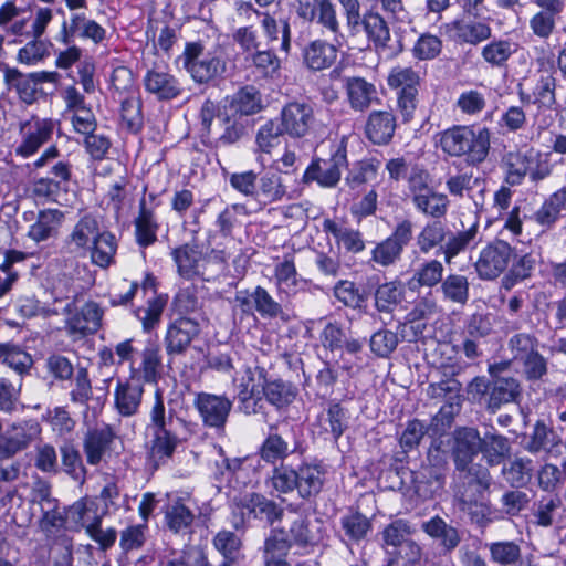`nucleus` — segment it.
Listing matches in <instances>:
<instances>
[{"instance_id": "20", "label": "nucleus", "mask_w": 566, "mask_h": 566, "mask_svg": "<svg viewBox=\"0 0 566 566\" xmlns=\"http://www.w3.org/2000/svg\"><path fill=\"white\" fill-rule=\"evenodd\" d=\"M145 90L158 99H172L181 93V85L165 66L148 70L143 78Z\"/></svg>"}, {"instance_id": "51", "label": "nucleus", "mask_w": 566, "mask_h": 566, "mask_svg": "<svg viewBox=\"0 0 566 566\" xmlns=\"http://www.w3.org/2000/svg\"><path fill=\"white\" fill-rule=\"evenodd\" d=\"M412 202L418 211L432 218H441L447 212L449 200L446 195L430 190L416 196Z\"/></svg>"}, {"instance_id": "27", "label": "nucleus", "mask_w": 566, "mask_h": 566, "mask_svg": "<svg viewBox=\"0 0 566 566\" xmlns=\"http://www.w3.org/2000/svg\"><path fill=\"white\" fill-rule=\"evenodd\" d=\"M102 317L103 310L99 305L95 302H87L67 319V332L77 337L93 334L101 327Z\"/></svg>"}, {"instance_id": "14", "label": "nucleus", "mask_w": 566, "mask_h": 566, "mask_svg": "<svg viewBox=\"0 0 566 566\" xmlns=\"http://www.w3.org/2000/svg\"><path fill=\"white\" fill-rule=\"evenodd\" d=\"M315 122L313 107L304 102H291L281 111V128L291 137H304Z\"/></svg>"}, {"instance_id": "44", "label": "nucleus", "mask_w": 566, "mask_h": 566, "mask_svg": "<svg viewBox=\"0 0 566 566\" xmlns=\"http://www.w3.org/2000/svg\"><path fill=\"white\" fill-rule=\"evenodd\" d=\"M365 31L376 49L386 48L390 40L389 28L384 18L377 12H366L360 20V32Z\"/></svg>"}, {"instance_id": "49", "label": "nucleus", "mask_w": 566, "mask_h": 566, "mask_svg": "<svg viewBox=\"0 0 566 566\" xmlns=\"http://www.w3.org/2000/svg\"><path fill=\"white\" fill-rule=\"evenodd\" d=\"M0 358L20 376L28 374L33 365L31 355L20 346L13 344L0 345Z\"/></svg>"}, {"instance_id": "32", "label": "nucleus", "mask_w": 566, "mask_h": 566, "mask_svg": "<svg viewBox=\"0 0 566 566\" xmlns=\"http://www.w3.org/2000/svg\"><path fill=\"white\" fill-rule=\"evenodd\" d=\"M64 218L57 209H44L38 213L36 220L28 230V238L39 243L55 237Z\"/></svg>"}, {"instance_id": "24", "label": "nucleus", "mask_w": 566, "mask_h": 566, "mask_svg": "<svg viewBox=\"0 0 566 566\" xmlns=\"http://www.w3.org/2000/svg\"><path fill=\"white\" fill-rule=\"evenodd\" d=\"M171 256L177 265L180 276L190 280L195 276H203L208 264L207 256L195 245L184 244L171 251Z\"/></svg>"}, {"instance_id": "23", "label": "nucleus", "mask_w": 566, "mask_h": 566, "mask_svg": "<svg viewBox=\"0 0 566 566\" xmlns=\"http://www.w3.org/2000/svg\"><path fill=\"white\" fill-rule=\"evenodd\" d=\"M274 284L281 301L291 298L303 289V280L298 276L292 255H285L274 265Z\"/></svg>"}, {"instance_id": "61", "label": "nucleus", "mask_w": 566, "mask_h": 566, "mask_svg": "<svg viewBox=\"0 0 566 566\" xmlns=\"http://www.w3.org/2000/svg\"><path fill=\"white\" fill-rule=\"evenodd\" d=\"M486 106L485 95L478 90H467L460 93L455 107L464 115L480 114Z\"/></svg>"}, {"instance_id": "9", "label": "nucleus", "mask_w": 566, "mask_h": 566, "mask_svg": "<svg viewBox=\"0 0 566 566\" xmlns=\"http://www.w3.org/2000/svg\"><path fill=\"white\" fill-rule=\"evenodd\" d=\"M348 137L342 136L329 159L313 161L304 174V180L316 181L321 187L333 188L340 180L342 171L347 167Z\"/></svg>"}, {"instance_id": "53", "label": "nucleus", "mask_w": 566, "mask_h": 566, "mask_svg": "<svg viewBox=\"0 0 566 566\" xmlns=\"http://www.w3.org/2000/svg\"><path fill=\"white\" fill-rule=\"evenodd\" d=\"M533 470L532 460L527 458L516 457L514 460L510 462L509 465H505L502 470L504 479L512 486H523L531 479V472Z\"/></svg>"}, {"instance_id": "48", "label": "nucleus", "mask_w": 566, "mask_h": 566, "mask_svg": "<svg viewBox=\"0 0 566 566\" xmlns=\"http://www.w3.org/2000/svg\"><path fill=\"white\" fill-rule=\"evenodd\" d=\"M469 280L462 274H449L442 281L440 291L446 301L464 305L469 300Z\"/></svg>"}, {"instance_id": "46", "label": "nucleus", "mask_w": 566, "mask_h": 566, "mask_svg": "<svg viewBox=\"0 0 566 566\" xmlns=\"http://www.w3.org/2000/svg\"><path fill=\"white\" fill-rule=\"evenodd\" d=\"M158 223L155 213L140 205L138 217L135 220V234L137 243L146 248L157 240Z\"/></svg>"}, {"instance_id": "28", "label": "nucleus", "mask_w": 566, "mask_h": 566, "mask_svg": "<svg viewBox=\"0 0 566 566\" xmlns=\"http://www.w3.org/2000/svg\"><path fill=\"white\" fill-rule=\"evenodd\" d=\"M261 108L262 101L258 90L254 86H245L226 102L222 111L226 112L227 118L229 116L243 118L259 113Z\"/></svg>"}, {"instance_id": "12", "label": "nucleus", "mask_w": 566, "mask_h": 566, "mask_svg": "<svg viewBox=\"0 0 566 566\" xmlns=\"http://www.w3.org/2000/svg\"><path fill=\"white\" fill-rule=\"evenodd\" d=\"M413 235V224L410 220L399 222L392 233L379 242L371 251V261L381 266L396 264L402 255L405 248Z\"/></svg>"}, {"instance_id": "55", "label": "nucleus", "mask_w": 566, "mask_h": 566, "mask_svg": "<svg viewBox=\"0 0 566 566\" xmlns=\"http://www.w3.org/2000/svg\"><path fill=\"white\" fill-rule=\"evenodd\" d=\"M412 55L420 61H430L440 55L442 51V40L429 32L420 34L412 46Z\"/></svg>"}, {"instance_id": "38", "label": "nucleus", "mask_w": 566, "mask_h": 566, "mask_svg": "<svg viewBox=\"0 0 566 566\" xmlns=\"http://www.w3.org/2000/svg\"><path fill=\"white\" fill-rule=\"evenodd\" d=\"M478 233L479 221L475 220L468 229L451 234L442 247L446 263L451 264L458 254L474 247L479 242Z\"/></svg>"}, {"instance_id": "33", "label": "nucleus", "mask_w": 566, "mask_h": 566, "mask_svg": "<svg viewBox=\"0 0 566 566\" xmlns=\"http://www.w3.org/2000/svg\"><path fill=\"white\" fill-rule=\"evenodd\" d=\"M396 129V118L390 112L376 111L369 114L366 135L376 145L390 142Z\"/></svg>"}, {"instance_id": "17", "label": "nucleus", "mask_w": 566, "mask_h": 566, "mask_svg": "<svg viewBox=\"0 0 566 566\" xmlns=\"http://www.w3.org/2000/svg\"><path fill=\"white\" fill-rule=\"evenodd\" d=\"M265 381L261 371L247 369L242 375L238 385V398L244 413H256L261 409Z\"/></svg>"}, {"instance_id": "19", "label": "nucleus", "mask_w": 566, "mask_h": 566, "mask_svg": "<svg viewBox=\"0 0 566 566\" xmlns=\"http://www.w3.org/2000/svg\"><path fill=\"white\" fill-rule=\"evenodd\" d=\"M40 433L36 422L24 421L12 424L2 434H0V453L11 457L17 452L25 449Z\"/></svg>"}, {"instance_id": "59", "label": "nucleus", "mask_w": 566, "mask_h": 566, "mask_svg": "<svg viewBox=\"0 0 566 566\" xmlns=\"http://www.w3.org/2000/svg\"><path fill=\"white\" fill-rule=\"evenodd\" d=\"M165 306L166 298L156 296L147 302L146 307L136 311V316L142 322L144 332L148 333L159 324Z\"/></svg>"}, {"instance_id": "56", "label": "nucleus", "mask_w": 566, "mask_h": 566, "mask_svg": "<svg viewBox=\"0 0 566 566\" xmlns=\"http://www.w3.org/2000/svg\"><path fill=\"white\" fill-rule=\"evenodd\" d=\"M460 391L461 384L454 378H448L439 382L430 384L427 389L429 397L446 399L450 403V407H453V405L457 407L460 406Z\"/></svg>"}, {"instance_id": "6", "label": "nucleus", "mask_w": 566, "mask_h": 566, "mask_svg": "<svg viewBox=\"0 0 566 566\" xmlns=\"http://www.w3.org/2000/svg\"><path fill=\"white\" fill-rule=\"evenodd\" d=\"M181 59L186 71L199 84L210 83L226 71V61L221 53L207 50L197 42L186 45Z\"/></svg>"}, {"instance_id": "52", "label": "nucleus", "mask_w": 566, "mask_h": 566, "mask_svg": "<svg viewBox=\"0 0 566 566\" xmlns=\"http://www.w3.org/2000/svg\"><path fill=\"white\" fill-rule=\"evenodd\" d=\"M263 396L271 405L282 408L294 400L296 389L282 380L265 381Z\"/></svg>"}, {"instance_id": "41", "label": "nucleus", "mask_w": 566, "mask_h": 566, "mask_svg": "<svg viewBox=\"0 0 566 566\" xmlns=\"http://www.w3.org/2000/svg\"><path fill=\"white\" fill-rule=\"evenodd\" d=\"M114 432L111 427L105 426L90 431L84 441V451L90 464H97L112 442Z\"/></svg>"}, {"instance_id": "21", "label": "nucleus", "mask_w": 566, "mask_h": 566, "mask_svg": "<svg viewBox=\"0 0 566 566\" xmlns=\"http://www.w3.org/2000/svg\"><path fill=\"white\" fill-rule=\"evenodd\" d=\"M291 541L306 552L314 551L315 547L324 545L326 530L318 518L304 520L297 518L290 528Z\"/></svg>"}, {"instance_id": "30", "label": "nucleus", "mask_w": 566, "mask_h": 566, "mask_svg": "<svg viewBox=\"0 0 566 566\" xmlns=\"http://www.w3.org/2000/svg\"><path fill=\"white\" fill-rule=\"evenodd\" d=\"M289 198L287 187L277 172H265L258 179L254 200L265 207Z\"/></svg>"}, {"instance_id": "29", "label": "nucleus", "mask_w": 566, "mask_h": 566, "mask_svg": "<svg viewBox=\"0 0 566 566\" xmlns=\"http://www.w3.org/2000/svg\"><path fill=\"white\" fill-rule=\"evenodd\" d=\"M556 81L552 75L542 74L536 81L532 94L518 91L520 101L524 105L535 104L539 109H552L556 103Z\"/></svg>"}, {"instance_id": "43", "label": "nucleus", "mask_w": 566, "mask_h": 566, "mask_svg": "<svg viewBox=\"0 0 566 566\" xmlns=\"http://www.w3.org/2000/svg\"><path fill=\"white\" fill-rule=\"evenodd\" d=\"M324 230L332 234L336 242L348 252L358 253L365 249V242L358 230H354L333 220L324 221Z\"/></svg>"}, {"instance_id": "7", "label": "nucleus", "mask_w": 566, "mask_h": 566, "mask_svg": "<svg viewBox=\"0 0 566 566\" xmlns=\"http://www.w3.org/2000/svg\"><path fill=\"white\" fill-rule=\"evenodd\" d=\"M69 18L63 19L60 31L56 34V41L63 45H69L75 39L91 41L98 45L106 39V30L97 21L91 19L87 9H67Z\"/></svg>"}, {"instance_id": "13", "label": "nucleus", "mask_w": 566, "mask_h": 566, "mask_svg": "<svg viewBox=\"0 0 566 566\" xmlns=\"http://www.w3.org/2000/svg\"><path fill=\"white\" fill-rule=\"evenodd\" d=\"M53 132L54 122L49 118L33 116L21 123V142L15 148L17 155H20L23 158L34 155L41 146L52 138Z\"/></svg>"}, {"instance_id": "63", "label": "nucleus", "mask_w": 566, "mask_h": 566, "mask_svg": "<svg viewBox=\"0 0 566 566\" xmlns=\"http://www.w3.org/2000/svg\"><path fill=\"white\" fill-rule=\"evenodd\" d=\"M289 454L287 442L277 433L271 432L261 447V457L270 463H275Z\"/></svg>"}, {"instance_id": "34", "label": "nucleus", "mask_w": 566, "mask_h": 566, "mask_svg": "<svg viewBox=\"0 0 566 566\" xmlns=\"http://www.w3.org/2000/svg\"><path fill=\"white\" fill-rule=\"evenodd\" d=\"M66 511V531H80L85 528L86 533L91 526L101 524L102 517L93 507L92 503L81 499L71 505Z\"/></svg>"}, {"instance_id": "15", "label": "nucleus", "mask_w": 566, "mask_h": 566, "mask_svg": "<svg viewBox=\"0 0 566 566\" xmlns=\"http://www.w3.org/2000/svg\"><path fill=\"white\" fill-rule=\"evenodd\" d=\"M199 324L191 318L180 317L171 322L167 327L164 339L167 355H182L199 335Z\"/></svg>"}, {"instance_id": "1", "label": "nucleus", "mask_w": 566, "mask_h": 566, "mask_svg": "<svg viewBox=\"0 0 566 566\" xmlns=\"http://www.w3.org/2000/svg\"><path fill=\"white\" fill-rule=\"evenodd\" d=\"M66 247L77 256L90 253L92 262L101 268L111 265L117 249L115 237L102 230L97 219L91 214L76 222L66 239Z\"/></svg>"}, {"instance_id": "31", "label": "nucleus", "mask_w": 566, "mask_h": 566, "mask_svg": "<svg viewBox=\"0 0 566 566\" xmlns=\"http://www.w3.org/2000/svg\"><path fill=\"white\" fill-rule=\"evenodd\" d=\"M345 88L348 103L356 112L366 111L377 99L376 86L363 77H347Z\"/></svg>"}, {"instance_id": "35", "label": "nucleus", "mask_w": 566, "mask_h": 566, "mask_svg": "<svg viewBox=\"0 0 566 566\" xmlns=\"http://www.w3.org/2000/svg\"><path fill=\"white\" fill-rule=\"evenodd\" d=\"M336 43L331 44L323 40L311 42L304 50L303 57L308 69L321 71L329 67L337 57Z\"/></svg>"}, {"instance_id": "3", "label": "nucleus", "mask_w": 566, "mask_h": 566, "mask_svg": "<svg viewBox=\"0 0 566 566\" xmlns=\"http://www.w3.org/2000/svg\"><path fill=\"white\" fill-rule=\"evenodd\" d=\"M452 457L458 471L465 473L469 483L478 485L476 492L483 493L489 490L490 474L478 464L474 459L482 450V438L474 428H458L452 433Z\"/></svg>"}, {"instance_id": "64", "label": "nucleus", "mask_w": 566, "mask_h": 566, "mask_svg": "<svg viewBox=\"0 0 566 566\" xmlns=\"http://www.w3.org/2000/svg\"><path fill=\"white\" fill-rule=\"evenodd\" d=\"M342 525L346 535L353 541H360L371 530L370 521L363 514L355 512L342 518Z\"/></svg>"}, {"instance_id": "18", "label": "nucleus", "mask_w": 566, "mask_h": 566, "mask_svg": "<svg viewBox=\"0 0 566 566\" xmlns=\"http://www.w3.org/2000/svg\"><path fill=\"white\" fill-rule=\"evenodd\" d=\"M472 14L464 12V15L446 23L442 28L446 33L450 34L457 42L478 44L491 36L490 27L475 19L471 18Z\"/></svg>"}, {"instance_id": "16", "label": "nucleus", "mask_w": 566, "mask_h": 566, "mask_svg": "<svg viewBox=\"0 0 566 566\" xmlns=\"http://www.w3.org/2000/svg\"><path fill=\"white\" fill-rule=\"evenodd\" d=\"M223 463L224 470L221 471L220 476H216L219 482L216 485L218 492L224 495L243 492V489L252 483L253 469L251 465L240 459H224Z\"/></svg>"}, {"instance_id": "40", "label": "nucleus", "mask_w": 566, "mask_h": 566, "mask_svg": "<svg viewBox=\"0 0 566 566\" xmlns=\"http://www.w3.org/2000/svg\"><path fill=\"white\" fill-rule=\"evenodd\" d=\"M140 359L138 367H135V363H132L130 377L136 379V376L140 375L145 382H156L161 365L160 350L158 346L154 344L147 345L140 354Z\"/></svg>"}, {"instance_id": "5", "label": "nucleus", "mask_w": 566, "mask_h": 566, "mask_svg": "<svg viewBox=\"0 0 566 566\" xmlns=\"http://www.w3.org/2000/svg\"><path fill=\"white\" fill-rule=\"evenodd\" d=\"M293 10L296 17L306 23H314L333 36L338 46L347 42V35L340 30L336 6L332 0H295Z\"/></svg>"}, {"instance_id": "37", "label": "nucleus", "mask_w": 566, "mask_h": 566, "mask_svg": "<svg viewBox=\"0 0 566 566\" xmlns=\"http://www.w3.org/2000/svg\"><path fill=\"white\" fill-rule=\"evenodd\" d=\"M443 264L438 260H428L421 263L415 271L407 285L411 291L420 287H434L443 281Z\"/></svg>"}, {"instance_id": "8", "label": "nucleus", "mask_w": 566, "mask_h": 566, "mask_svg": "<svg viewBox=\"0 0 566 566\" xmlns=\"http://www.w3.org/2000/svg\"><path fill=\"white\" fill-rule=\"evenodd\" d=\"M279 502L269 497H234L231 504L232 518L231 524L239 528L250 517L266 521L273 524L283 516L282 504L283 497H279Z\"/></svg>"}, {"instance_id": "25", "label": "nucleus", "mask_w": 566, "mask_h": 566, "mask_svg": "<svg viewBox=\"0 0 566 566\" xmlns=\"http://www.w3.org/2000/svg\"><path fill=\"white\" fill-rule=\"evenodd\" d=\"M240 9L252 11L261 18V29L269 42L277 41L281 38V51L289 53L291 50V27L287 20H276L269 12H261L253 8L250 2H242Z\"/></svg>"}, {"instance_id": "45", "label": "nucleus", "mask_w": 566, "mask_h": 566, "mask_svg": "<svg viewBox=\"0 0 566 566\" xmlns=\"http://www.w3.org/2000/svg\"><path fill=\"white\" fill-rule=\"evenodd\" d=\"M520 394V385L514 378H497L491 385L488 408L497 410L503 403L515 400Z\"/></svg>"}, {"instance_id": "42", "label": "nucleus", "mask_w": 566, "mask_h": 566, "mask_svg": "<svg viewBox=\"0 0 566 566\" xmlns=\"http://www.w3.org/2000/svg\"><path fill=\"white\" fill-rule=\"evenodd\" d=\"M422 528L430 537L438 539L447 552L453 551L460 543L458 530L439 516L424 522Z\"/></svg>"}, {"instance_id": "10", "label": "nucleus", "mask_w": 566, "mask_h": 566, "mask_svg": "<svg viewBox=\"0 0 566 566\" xmlns=\"http://www.w3.org/2000/svg\"><path fill=\"white\" fill-rule=\"evenodd\" d=\"M387 84L397 91L398 108L405 120H409L418 104L420 76L412 67L395 66L390 70Z\"/></svg>"}, {"instance_id": "50", "label": "nucleus", "mask_w": 566, "mask_h": 566, "mask_svg": "<svg viewBox=\"0 0 566 566\" xmlns=\"http://www.w3.org/2000/svg\"><path fill=\"white\" fill-rule=\"evenodd\" d=\"M284 132L273 120H269L258 129L255 136L256 151L260 153L258 161L263 163L264 154L270 155L281 144Z\"/></svg>"}, {"instance_id": "57", "label": "nucleus", "mask_w": 566, "mask_h": 566, "mask_svg": "<svg viewBox=\"0 0 566 566\" xmlns=\"http://www.w3.org/2000/svg\"><path fill=\"white\" fill-rule=\"evenodd\" d=\"M254 310L263 318H274L282 314L281 304L262 286H256L251 292Z\"/></svg>"}, {"instance_id": "36", "label": "nucleus", "mask_w": 566, "mask_h": 566, "mask_svg": "<svg viewBox=\"0 0 566 566\" xmlns=\"http://www.w3.org/2000/svg\"><path fill=\"white\" fill-rule=\"evenodd\" d=\"M534 164L535 157L532 151H509L502 163L506 182L513 186L520 185L531 170V165Z\"/></svg>"}, {"instance_id": "2", "label": "nucleus", "mask_w": 566, "mask_h": 566, "mask_svg": "<svg viewBox=\"0 0 566 566\" xmlns=\"http://www.w3.org/2000/svg\"><path fill=\"white\" fill-rule=\"evenodd\" d=\"M490 130L473 125H454L437 135V145L451 157H465L478 165L484 161L490 150Z\"/></svg>"}, {"instance_id": "26", "label": "nucleus", "mask_w": 566, "mask_h": 566, "mask_svg": "<svg viewBox=\"0 0 566 566\" xmlns=\"http://www.w3.org/2000/svg\"><path fill=\"white\" fill-rule=\"evenodd\" d=\"M144 387L137 379L118 381L114 391L115 408L123 417L136 415L142 405Z\"/></svg>"}, {"instance_id": "39", "label": "nucleus", "mask_w": 566, "mask_h": 566, "mask_svg": "<svg viewBox=\"0 0 566 566\" xmlns=\"http://www.w3.org/2000/svg\"><path fill=\"white\" fill-rule=\"evenodd\" d=\"M24 10L14 1H6L0 7V29L8 35L23 36L27 34L29 19L22 17Z\"/></svg>"}, {"instance_id": "22", "label": "nucleus", "mask_w": 566, "mask_h": 566, "mask_svg": "<svg viewBox=\"0 0 566 566\" xmlns=\"http://www.w3.org/2000/svg\"><path fill=\"white\" fill-rule=\"evenodd\" d=\"M195 405L203 423L214 428L223 427L231 410V402L227 398L206 392L197 396Z\"/></svg>"}, {"instance_id": "54", "label": "nucleus", "mask_w": 566, "mask_h": 566, "mask_svg": "<svg viewBox=\"0 0 566 566\" xmlns=\"http://www.w3.org/2000/svg\"><path fill=\"white\" fill-rule=\"evenodd\" d=\"M446 239V228L440 221L428 222L417 235L420 252L427 254Z\"/></svg>"}, {"instance_id": "58", "label": "nucleus", "mask_w": 566, "mask_h": 566, "mask_svg": "<svg viewBox=\"0 0 566 566\" xmlns=\"http://www.w3.org/2000/svg\"><path fill=\"white\" fill-rule=\"evenodd\" d=\"M510 451V444L506 438L502 436H485L482 439L483 457L490 465L499 464Z\"/></svg>"}, {"instance_id": "60", "label": "nucleus", "mask_w": 566, "mask_h": 566, "mask_svg": "<svg viewBox=\"0 0 566 566\" xmlns=\"http://www.w3.org/2000/svg\"><path fill=\"white\" fill-rule=\"evenodd\" d=\"M122 124L132 132L138 133L143 127L142 103L137 97L130 96L122 101Z\"/></svg>"}, {"instance_id": "4", "label": "nucleus", "mask_w": 566, "mask_h": 566, "mask_svg": "<svg viewBox=\"0 0 566 566\" xmlns=\"http://www.w3.org/2000/svg\"><path fill=\"white\" fill-rule=\"evenodd\" d=\"M148 430L151 432L149 458L155 467L170 459L180 439L176 430V422L182 423L180 418H175L172 411L166 413L163 395L155 394V401L149 413Z\"/></svg>"}, {"instance_id": "11", "label": "nucleus", "mask_w": 566, "mask_h": 566, "mask_svg": "<svg viewBox=\"0 0 566 566\" xmlns=\"http://www.w3.org/2000/svg\"><path fill=\"white\" fill-rule=\"evenodd\" d=\"M513 248L503 240H495L479 252L474 269L481 280H494L509 266L513 258Z\"/></svg>"}, {"instance_id": "62", "label": "nucleus", "mask_w": 566, "mask_h": 566, "mask_svg": "<svg viewBox=\"0 0 566 566\" xmlns=\"http://www.w3.org/2000/svg\"><path fill=\"white\" fill-rule=\"evenodd\" d=\"M323 471L318 465H304L297 473V488L307 495L318 493L323 484Z\"/></svg>"}, {"instance_id": "47", "label": "nucleus", "mask_w": 566, "mask_h": 566, "mask_svg": "<svg viewBox=\"0 0 566 566\" xmlns=\"http://www.w3.org/2000/svg\"><path fill=\"white\" fill-rule=\"evenodd\" d=\"M405 284L391 281L380 284L375 292V304L380 312L392 311L403 298Z\"/></svg>"}]
</instances>
